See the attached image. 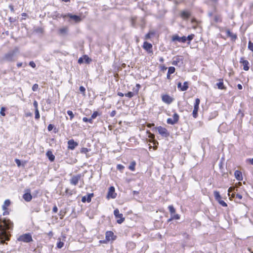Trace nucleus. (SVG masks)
Listing matches in <instances>:
<instances>
[{
	"instance_id": "1",
	"label": "nucleus",
	"mask_w": 253,
	"mask_h": 253,
	"mask_svg": "<svg viewBox=\"0 0 253 253\" xmlns=\"http://www.w3.org/2000/svg\"><path fill=\"white\" fill-rule=\"evenodd\" d=\"M13 226L9 219H0V239L8 240V235L6 230L10 229Z\"/></svg>"
},
{
	"instance_id": "2",
	"label": "nucleus",
	"mask_w": 253,
	"mask_h": 253,
	"mask_svg": "<svg viewBox=\"0 0 253 253\" xmlns=\"http://www.w3.org/2000/svg\"><path fill=\"white\" fill-rule=\"evenodd\" d=\"M114 214L116 218H117V222L119 224H121L125 220V218L123 217V215L122 213H120L118 209H116L114 211Z\"/></svg>"
},
{
	"instance_id": "3",
	"label": "nucleus",
	"mask_w": 253,
	"mask_h": 253,
	"mask_svg": "<svg viewBox=\"0 0 253 253\" xmlns=\"http://www.w3.org/2000/svg\"><path fill=\"white\" fill-rule=\"evenodd\" d=\"M215 200L218 202V203L221 205L223 207H227V204L221 200V197L219 193V192L217 191H215L213 192Z\"/></svg>"
},
{
	"instance_id": "4",
	"label": "nucleus",
	"mask_w": 253,
	"mask_h": 253,
	"mask_svg": "<svg viewBox=\"0 0 253 253\" xmlns=\"http://www.w3.org/2000/svg\"><path fill=\"white\" fill-rule=\"evenodd\" d=\"M18 240L20 241L28 243L32 241V238L30 234H25L19 236Z\"/></svg>"
},
{
	"instance_id": "5",
	"label": "nucleus",
	"mask_w": 253,
	"mask_h": 253,
	"mask_svg": "<svg viewBox=\"0 0 253 253\" xmlns=\"http://www.w3.org/2000/svg\"><path fill=\"white\" fill-rule=\"evenodd\" d=\"M200 102V100L199 98H196L194 106V110L193 111V116L196 118L197 117V112L199 109V106Z\"/></svg>"
},
{
	"instance_id": "6",
	"label": "nucleus",
	"mask_w": 253,
	"mask_h": 253,
	"mask_svg": "<svg viewBox=\"0 0 253 253\" xmlns=\"http://www.w3.org/2000/svg\"><path fill=\"white\" fill-rule=\"evenodd\" d=\"M178 115L177 113H174L172 116V118H169L167 119V123L170 125H173L178 122Z\"/></svg>"
},
{
	"instance_id": "7",
	"label": "nucleus",
	"mask_w": 253,
	"mask_h": 253,
	"mask_svg": "<svg viewBox=\"0 0 253 253\" xmlns=\"http://www.w3.org/2000/svg\"><path fill=\"white\" fill-rule=\"evenodd\" d=\"M117 194L115 193V188L113 186L110 187L109 189V191L107 194V198L114 199L116 198Z\"/></svg>"
},
{
	"instance_id": "8",
	"label": "nucleus",
	"mask_w": 253,
	"mask_h": 253,
	"mask_svg": "<svg viewBox=\"0 0 253 253\" xmlns=\"http://www.w3.org/2000/svg\"><path fill=\"white\" fill-rule=\"evenodd\" d=\"M157 129L158 130L159 133L163 136L167 137L169 135L168 130L164 127L159 126L157 128Z\"/></svg>"
},
{
	"instance_id": "9",
	"label": "nucleus",
	"mask_w": 253,
	"mask_h": 253,
	"mask_svg": "<svg viewBox=\"0 0 253 253\" xmlns=\"http://www.w3.org/2000/svg\"><path fill=\"white\" fill-rule=\"evenodd\" d=\"M81 177V176L80 174L74 175L70 179V183L72 185H76L80 180Z\"/></svg>"
},
{
	"instance_id": "10",
	"label": "nucleus",
	"mask_w": 253,
	"mask_h": 253,
	"mask_svg": "<svg viewBox=\"0 0 253 253\" xmlns=\"http://www.w3.org/2000/svg\"><path fill=\"white\" fill-rule=\"evenodd\" d=\"M240 63H241L243 65V69L245 71L249 70V62L247 60H245L244 58H241L240 59Z\"/></svg>"
},
{
	"instance_id": "11",
	"label": "nucleus",
	"mask_w": 253,
	"mask_h": 253,
	"mask_svg": "<svg viewBox=\"0 0 253 253\" xmlns=\"http://www.w3.org/2000/svg\"><path fill=\"white\" fill-rule=\"evenodd\" d=\"M68 148L71 150H74L78 145V143L74 141L73 139H71L68 141Z\"/></svg>"
},
{
	"instance_id": "12",
	"label": "nucleus",
	"mask_w": 253,
	"mask_h": 253,
	"mask_svg": "<svg viewBox=\"0 0 253 253\" xmlns=\"http://www.w3.org/2000/svg\"><path fill=\"white\" fill-rule=\"evenodd\" d=\"M14 55V51H11L7 53L4 55V57L3 58L4 60H5L6 61H10L13 60V57Z\"/></svg>"
},
{
	"instance_id": "13",
	"label": "nucleus",
	"mask_w": 253,
	"mask_h": 253,
	"mask_svg": "<svg viewBox=\"0 0 253 253\" xmlns=\"http://www.w3.org/2000/svg\"><path fill=\"white\" fill-rule=\"evenodd\" d=\"M177 87L178 88H180L181 91H185L188 88V84L187 82L184 83L182 85L181 83H179L177 84Z\"/></svg>"
},
{
	"instance_id": "14",
	"label": "nucleus",
	"mask_w": 253,
	"mask_h": 253,
	"mask_svg": "<svg viewBox=\"0 0 253 253\" xmlns=\"http://www.w3.org/2000/svg\"><path fill=\"white\" fill-rule=\"evenodd\" d=\"M106 239L107 241L114 240L115 239L114 233L112 231H107L106 233Z\"/></svg>"
},
{
	"instance_id": "15",
	"label": "nucleus",
	"mask_w": 253,
	"mask_h": 253,
	"mask_svg": "<svg viewBox=\"0 0 253 253\" xmlns=\"http://www.w3.org/2000/svg\"><path fill=\"white\" fill-rule=\"evenodd\" d=\"M162 100L166 103L169 104L172 102L173 99L169 95H164L162 96Z\"/></svg>"
},
{
	"instance_id": "16",
	"label": "nucleus",
	"mask_w": 253,
	"mask_h": 253,
	"mask_svg": "<svg viewBox=\"0 0 253 253\" xmlns=\"http://www.w3.org/2000/svg\"><path fill=\"white\" fill-rule=\"evenodd\" d=\"M93 194L92 193L89 194L87 195L86 196H84L82 198V201L83 203H85V202H87L88 203H89L91 200V198L93 197Z\"/></svg>"
},
{
	"instance_id": "17",
	"label": "nucleus",
	"mask_w": 253,
	"mask_h": 253,
	"mask_svg": "<svg viewBox=\"0 0 253 253\" xmlns=\"http://www.w3.org/2000/svg\"><path fill=\"white\" fill-rule=\"evenodd\" d=\"M23 198L26 202H30L32 199V196L28 191L23 195Z\"/></svg>"
},
{
	"instance_id": "18",
	"label": "nucleus",
	"mask_w": 253,
	"mask_h": 253,
	"mask_svg": "<svg viewBox=\"0 0 253 253\" xmlns=\"http://www.w3.org/2000/svg\"><path fill=\"white\" fill-rule=\"evenodd\" d=\"M67 16L70 18L71 19H72L74 20L75 22H78L81 21V18L80 17L76 15H72L71 14H68L67 15Z\"/></svg>"
},
{
	"instance_id": "19",
	"label": "nucleus",
	"mask_w": 253,
	"mask_h": 253,
	"mask_svg": "<svg viewBox=\"0 0 253 253\" xmlns=\"http://www.w3.org/2000/svg\"><path fill=\"white\" fill-rule=\"evenodd\" d=\"M143 47L147 51H148L149 52H152L151 51V49H152V45L151 43L145 42L143 43Z\"/></svg>"
},
{
	"instance_id": "20",
	"label": "nucleus",
	"mask_w": 253,
	"mask_h": 253,
	"mask_svg": "<svg viewBox=\"0 0 253 253\" xmlns=\"http://www.w3.org/2000/svg\"><path fill=\"white\" fill-rule=\"evenodd\" d=\"M226 35L230 37L232 40L235 41L237 38V36L235 34L231 33L229 30H226L225 31Z\"/></svg>"
},
{
	"instance_id": "21",
	"label": "nucleus",
	"mask_w": 253,
	"mask_h": 253,
	"mask_svg": "<svg viewBox=\"0 0 253 253\" xmlns=\"http://www.w3.org/2000/svg\"><path fill=\"white\" fill-rule=\"evenodd\" d=\"M46 156L51 162H53L55 160V156L53 155L50 150H48L46 153Z\"/></svg>"
},
{
	"instance_id": "22",
	"label": "nucleus",
	"mask_w": 253,
	"mask_h": 253,
	"mask_svg": "<svg viewBox=\"0 0 253 253\" xmlns=\"http://www.w3.org/2000/svg\"><path fill=\"white\" fill-rule=\"evenodd\" d=\"M234 175L237 180H241L242 179V174L240 171L236 170L234 172Z\"/></svg>"
},
{
	"instance_id": "23",
	"label": "nucleus",
	"mask_w": 253,
	"mask_h": 253,
	"mask_svg": "<svg viewBox=\"0 0 253 253\" xmlns=\"http://www.w3.org/2000/svg\"><path fill=\"white\" fill-rule=\"evenodd\" d=\"M190 13L188 11H183L181 13V16L183 19H187L190 16Z\"/></svg>"
},
{
	"instance_id": "24",
	"label": "nucleus",
	"mask_w": 253,
	"mask_h": 253,
	"mask_svg": "<svg viewBox=\"0 0 253 253\" xmlns=\"http://www.w3.org/2000/svg\"><path fill=\"white\" fill-rule=\"evenodd\" d=\"M10 201L9 200H6L4 203H3V205H2V209L3 210H6L7 208L10 205Z\"/></svg>"
},
{
	"instance_id": "25",
	"label": "nucleus",
	"mask_w": 253,
	"mask_h": 253,
	"mask_svg": "<svg viewBox=\"0 0 253 253\" xmlns=\"http://www.w3.org/2000/svg\"><path fill=\"white\" fill-rule=\"evenodd\" d=\"M68 32V28L66 27H64L62 28H61L59 29V33L60 34L64 35L66 34Z\"/></svg>"
},
{
	"instance_id": "26",
	"label": "nucleus",
	"mask_w": 253,
	"mask_h": 253,
	"mask_svg": "<svg viewBox=\"0 0 253 253\" xmlns=\"http://www.w3.org/2000/svg\"><path fill=\"white\" fill-rule=\"evenodd\" d=\"M180 218V215L175 213L171 215V218L169 219V221H170L172 219H179Z\"/></svg>"
},
{
	"instance_id": "27",
	"label": "nucleus",
	"mask_w": 253,
	"mask_h": 253,
	"mask_svg": "<svg viewBox=\"0 0 253 253\" xmlns=\"http://www.w3.org/2000/svg\"><path fill=\"white\" fill-rule=\"evenodd\" d=\"M218 88L220 89H224L225 87L224 86L223 83L222 82H219L216 84Z\"/></svg>"
},
{
	"instance_id": "28",
	"label": "nucleus",
	"mask_w": 253,
	"mask_h": 253,
	"mask_svg": "<svg viewBox=\"0 0 253 253\" xmlns=\"http://www.w3.org/2000/svg\"><path fill=\"white\" fill-rule=\"evenodd\" d=\"M136 165V163L134 161L132 162L129 166V169H130L132 171H134L135 169V166Z\"/></svg>"
},
{
	"instance_id": "29",
	"label": "nucleus",
	"mask_w": 253,
	"mask_h": 253,
	"mask_svg": "<svg viewBox=\"0 0 253 253\" xmlns=\"http://www.w3.org/2000/svg\"><path fill=\"white\" fill-rule=\"evenodd\" d=\"M168 208H169V212H170L171 215L175 213V210L173 206H172V205L169 206Z\"/></svg>"
},
{
	"instance_id": "30",
	"label": "nucleus",
	"mask_w": 253,
	"mask_h": 253,
	"mask_svg": "<svg viewBox=\"0 0 253 253\" xmlns=\"http://www.w3.org/2000/svg\"><path fill=\"white\" fill-rule=\"evenodd\" d=\"M172 40L173 42L178 41L179 42H180V37L177 35H173L172 36Z\"/></svg>"
},
{
	"instance_id": "31",
	"label": "nucleus",
	"mask_w": 253,
	"mask_h": 253,
	"mask_svg": "<svg viewBox=\"0 0 253 253\" xmlns=\"http://www.w3.org/2000/svg\"><path fill=\"white\" fill-rule=\"evenodd\" d=\"M175 71V68L173 67H170L168 70V74H173Z\"/></svg>"
},
{
	"instance_id": "32",
	"label": "nucleus",
	"mask_w": 253,
	"mask_h": 253,
	"mask_svg": "<svg viewBox=\"0 0 253 253\" xmlns=\"http://www.w3.org/2000/svg\"><path fill=\"white\" fill-rule=\"evenodd\" d=\"M64 243L61 241H59L57 244V247L59 249L62 248L64 246Z\"/></svg>"
},
{
	"instance_id": "33",
	"label": "nucleus",
	"mask_w": 253,
	"mask_h": 253,
	"mask_svg": "<svg viewBox=\"0 0 253 253\" xmlns=\"http://www.w3.org/2000/svg\"><path fill=\"white\" fill-rule=\"evenodd\" d=\"M214 21L215 22L217 23L221 21V17L218 15H215L214 17Z\"/></svg>"
},
{
	"instance_id": "34",
	"label": "nucleus",
	"mask_w": 253,
	"mask_h": 253,
	"mask_svg": "<svg viewBox=\"0 0 253 253\" xmlns=\"http://www.w3.org/2000/svg\"><path fill=\"white\" fill-rule=\"evenodd\" d=\"M40 113L38 109H35V119L38 120L40 118Z\"/></svg>"
},
{
	"instance_id": "35",
	"label": "nucleus",
	"mask_w": 253,
	"mask_h": 253,
	"mask_svg": "<svg viewBox=\"0 0 253 253\" xmlns=\"http://www.w3.org/2000/svg\"><path fill=\"white\" fill-rule=\"evenodd\" d=\"M134 95V93L132 92H128V93L125 94V96L126 97L131 98Z\"/></svg>"
},
{
	"instance_id": "36",
	"label": "nucleus",
	"mask_w": 253,
	"mask_h": 253,
	"mask_svg": "<svg viewBox=\"0 0 253 253\" xmlns=\"http://www.w3.org/2000/svg\"><path fill=\"white\" fill-rule=\"evenodd\" d=\"M67 114L70 117V119L71 120H72L74 118V115L73 113L72 112V111H71L70 110H68L67 111Z\"/></svg>"
},
{
	"instance_id": "37",
	"label": "nucleus",
	"mask_w": 253,
	"mask_h": 253,
	"mask_svg": "<svg viewBox=\"0 0 253 253\" xmlns=\"http://www.w3.org/2000/svg\"><path fill=\"white\" fill-rule=\"evenodd\" d=\"M83 121L84 122H89L90 123H92V120L91 119V118L88 119V118H87L86 117H84L83 119Z\"/></svg>"
},
{
	"instance_id": "38",
	"label": "nucleus",
	"mask_w": 253,
	"mask_h": 253,
	"mask_svg": "<svg viewBox=\"0 0 253 253\" xmlns=\"http://www.w3.org/2000/svg\"><path fill=\"white\" fill-rule=\"evenodd\" d=\"M38 87H39V85L38 84H34L33 85V87H32V90L34 91H36L38 89Z\"/></svg>"
},
{
	"instance_id": "39",
	"label": "nucleus",
	"mask_w": 253,
	"mask_h": 253,
	"mask_svg": "<svg viewBox=\"0 0 253 253\" xmlns=\"http://www.w3.org/2000/svg\"><path fill=\"white\" fill-rule=\"evenodd\" d=\"M98 115V113L97 112H94L93 114L91 115V119L92 120L93 119H95V118H96V117Z\"/></svg>"
},
{
	"instance_id": "40",
	"label": "nucleus",
	"mask_w": 253,
	"mask_h": 253,
	"mask_svg": "<svg viewBox=\"0 0 253 253\" xmlns=\"http://www.w3.org/2000/svg\"><path fill=\"white\" fill-rule=\"evenodd\" d=\"M117 168L120 171H122L125 167L123 165L119 164L117 165Z\"/></svg>"
},
{
	"instance_id": "41",
	"label": "nucleus",
	"mask_w": 253,
	"mask_h": 253,
	"mask_svg": "<svg viewBox=\"0 0 253 253\" xmlns=\"http://www.w3.org/2000/svg\"><path fill=\"white\" fill-rule=\"evenodd\" d=\"M4 111H5V108L4 107H1L0 113L2 116H5Z\"/></svg>"
},
{
	"instance_id": "42",
	"label": "nucleus",
	"mask_w": 253,
	"mask_h": 253,
	"mask_svg": "<svg viewBox=\"0 0 253 253\" xmlns=\"http://www.w3.org/2000/svg\"><path fill=\"white\" fill-rule=\"evenodd\" d=\"M79 89L81 92H82L84 95L85 94V89L84 86H80Z\"/></svg>"
},
{
	"instance_id": "43",
	"label": "nucleus",
	"mask_w": 253,
	"mask_h": 253,
	"mask_svg": "<svg viewBox=\"0 0 253 253\" xmlns=\"http://www.w3.org/2000/svg\"><path fill=\"white\" fill-rule=\"evenodd\" d=\"M154 33L153 32H149V33H148L145 36V38L146 39H149L151 38V36L152 35H153Z\"/></svg>"
},
{
	"instance_id": "44",
	"label": "nucleus",
	"mask_w": 253,
	"mask_h": 253,
	"mask_svg": "<svg viewBox=\"0 0 253 253\" xmlns=\"http://www.w3.org/2000/svg\"><path fill=\"white\" fill-rule=\"evenodd\" d=\"M194 35L193 34L189 35L187 37H186L187 40H188L189 41H191L194 38Z\"/></svg>"
},
{
	"instance_id": "45",
	"label": "nucleus",
	"mask_w": 253,
	"mask_h": 253,
	"mask_svg": "<svg viewBox=\"0 0 253 253\" xmlns=\"http://www.w3.org/2000/svg\"><path fill=\"white\" fill-rule=\"evenodd\" d=\"M33 105L35 107V109H38V102L36 100H35L33 102Z\"/></svg>"
},
{
	"instance_id": "46",
	"label": "nucleus",
	"mask_w": 253,
	"mask_h": 253,
	"mask_svg": "<svg viewBox=\"0 0 253 253\" xmlns=\"http://www.w3.org/2000/svg\"><path fill=\"white\" fill-rule=\"evenodd\" d=\"M187 40V38L185 36H183L182 37H180V42H185Z\"/></svg>"
},
{
	"instance_id": "47",
	"label": "nucleus",
	"mask_w": 253,
	"mask_h": 253,
	"mask_svg": "<svg viewBox=\"0 0 253 253\" xmlns=\"http://www.w3.org/2000/svg\"><path fill=\"white\" fill-rule=\"evenodd\" d=\"M84 60H85L87 63H89L91 61V59L86 55L84 56Z\"/></svg>"
},
{
	"instance_id": "48",
	"label": "nucleus",
	"mask_w": 253,
	"mask_h": 253,
	"mask_svg": "<svg viewBox=\"0 0 253 253\" xmlns=\"http://www.w3.org/2000/svg\"><path fill=\"white\" fill-rule=\"evenodd\" d=\"M15 161L16 164L17 165V166L18 167H20V165H21V162H20V161L19 159H16L15 160Z\"/></svg>"
},
{
	"instance_id": "49",
	"label": "nucleus",
	"mask_w": 253,
	"mask_h": 253,
	"mask_svg": "<svg viewBox=\"0 0 253 253\" xmlns=\"http://www.w3.org/2000/svg\"><path fill=\"white\" fill-rule=\"evenodd\" d=\"M234 190V187H231L229 188L228 190V195L229 196H230V193L231 192H232V191H233V190Z\"/></svg>"
},
{
	"instance_id": "50",
	"label": "nucleus",
	"mask_w": 253,
	"mask_h": 253,
	"mask_svg": "<svg viewBox=\"0 0 253 253\" xmlns=\"http://www.w3.org/2000/svg\"><path fill=\"white\" fill-rule=\"evenodd\" d=\"M29 65L33 68H35L36 64L33 61H31Z\"/></svg>"
},
{
	"instance_id": "51",
	"label": "nucleus",
	"mask_w": 253,
	"mask_h": 253,
	"mask_svg": "<svg viewBox=\"0 0 253 253\" xmlns=\"http://www.w3.org/2000/svg\"><path fill=\"white\" fill-rule=\"evenodd\" d=\"M84 58H80L78 60V63L80 64H82L84 62Z\"/></svg>"
},
{
	"instance_id": "52",
	"label": "nucleus",
	"mask_w": 253,
	"mask_h": 253,
	"mask_svg": "<svg viewBox=\"0 0 253 253\" xmlns=\"http://www.w3.org/2000/svg\"><path fill=\"white\" fill-rule=\"evenodd\" d=\"M57 211H58V209H57V207L54 206L53 208V211L55 213V212H57Z\"/></svg>"
},
{
	"instance_id": "53",
	"label": "nucleus",
	"mask_w": 253,
	"mask_h": 253,
	"mask_svg": "<svg viewBox=\"0 0 253 253\" xmlns=\"http://www.w3.org/2000/svg\"><path fill=\"white\" fill-rule=\"evenodd\" d=\"M236 197L238 198L239 199H241L242 198V195H241L240 194H236Z\"/></svg>"
},
{
	"instance_id": "54",
	"label": "nucleus",
	"mask_w": 253,
	"mask_h": 253,
	"mask_svg": "<svg viewBox=\"0 0 253 253\" xmlns=\"http://www.w3.org/2000/svg\"><path fill=\"white\" fill-rule=\"evenodd\" d=\"M53 128V126L51 125H49L48 126V130L50 131L52 130Z\"/></svg>"
},
{
	"instance_id": "55",
	"label": "nucleus",
	"mask_w": 253,
	"mask_h": 253,
	"mask_svg": "<svg viewBox=\"0 0 253 253\" xmlns=\"http://www.w3.org/2000/svg\"><path fill=\"white\" fill-rule=\"evenodd\" d=\"M247 161H249L251 164L253 165V158L251 159H248Z\"/></svg>"
},
{
	"instance_id": "56",
	"label": "nucleus",
	"mask_w": 253,
	"mask_h": 253,
	"mask_svg": "<svg viewBox=\"0 0 253 253\" xmlns=\"http://www.w3.org/2000/svg\"><path fill=\"white\" fill-rule=\"evenodd\" d=\"M238 88L239 89H242V85L240 84H238Z\"/></svg>"
},
{
	"instance_id": "57",
	"label": "nucleus",
	"mask_w": 253,
	"mask_h": 253,
	"mask_svg": "<svg viewBox=\"0 0 253 253\" xmlns=\"http://www.w3.org/2000/svg\"><path fill=\"white\" fill-rule=\"evenodd\" d=\"M118 95L121 97H123L124 96V94L122 92H118Z\"/></svg>"
},
{
	"instance_id": "58",
	"label": "nucleus",
	"mask_w": 253,
	"mask_h": 253,
	"mask_svg": "<svg viewBox=\"0 0 253 253\" xmlns=\"http://www.w3.org/2000/svg\"><path fill=\"white\" fill-rule=\"evenodd\" d=\"M22 65V63H18L17 64V66L18 67H21Z\"/></svg>"
},
{
	"instance_id": "59",
	"label": "nucleus",
	"mask_w": 253,
	"mask_h": 253,
	"mask_svg": "<svg viewBox=\"0 0 253 253\" xmlns=\"http://www.w3.org/2000/svg\"><path fill=\"white\" fill-rule=\"evenodd\" d=\"M154 125L153 124H148L147 126L149 127H151L152 126H154Z\"/></svg>"
},
{
	"instance_id": "60",
	"label": "nucleus",
	"mask_w": 253,
	"mask_h": 253,
	"mask_svg": "<svg viewBox=\"0 0 253 253\" xmlns=\"http://www.w3.org/2000/svg\"><path fill=\"white\" fill-rule=\"evenodd\" d=\"M62 1H65V2H68L70 0H62Z\"/></svg>"
},
{
	"instance_id": "61",
	"label": "nucleus",
	"mask_w": 253,
	"mask_h": 253,
	"mask_svg": "<svg viewBox=\"0 0 253 253\" xmlns=\"http://www.w3.org/2000/svg\"><path fill=\"white\" fill-rule=\"evenodd\" d=\"M68 191H69V190H68V189H66V193L67 194L69 193Z\"/></svg>"
},
{
	"instance_id": "62",
	"label": "nucleus",
	"mask_w": 253,
	"mask_h": 253,
	"mask_svg": "<svg viewBox=\"0 0 253 253\" xmlns=\"http://www.w3.org/2000/svg\"><path fill=\"white\" fill-rule=\"evenodd\" d=\"M163 60H163V59L162 58H161L160 59V61L163 62Z\"/></svg>"
},
{
	"instance_id": "63",
	"label": "nucleus",
	"mask_w": 253,
	"mask_h": 253,
	"mask_svg": "<svg viewBox=\"0 0 253 253\" xmlns=\"http://www.w3.org/2000/svg\"><path fill=\"white\" fill-rule=\"evenodd\" d=\"M170 75V74H168V75H167V78H169V75Z\"/></svg>"
},
{
	"instance_id": "64",
	"label": "nucleus",
	"mask_w": 253,
	"mask_h": 253,
	"mask_svg": "<svg viewBox=\"0 0 253 253\" xmlns=\"http://www.w3.org/2000/svg\"><path fill=\"white\" fill-rule=\"evenodd\" d=\"M234 197V194H232V197Z\"/></svg>"
}]
</instances>
